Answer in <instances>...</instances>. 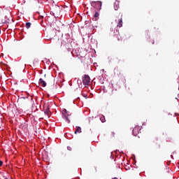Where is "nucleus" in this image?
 <instances>
[{
    "instance_id": "f257e3e1",
    "label": "nucleus",
    "mask_w": 179,
    "mask_h": 179,
    "mask_svg": "<svg viewBox=\"0 0 179 179\" xmlns=\"http://www.w3.org/2000/svg\"><path fill=\"white\" fill-rule=\"evenodd\" d=\"M60 41L63 45H69V43L71 42V36L69 34L62 35Z\"/></svg>"
},
{
    "instance_id": "7ed1b4c3",
    "label": "nucleus",
    "mask_w": 179,
    "mask_h": 179,
    "mask_svg": "<svg viewBox=\"0 0 179 179\" xmlns=\"http://www.w3.org/2000/svg\"><path fill=\"white\" fill-rule=\"evenodd\" d=\"M83 84L84 86H89L90 85V76L84 75L83 77Z\"/></svg>"
},
{
    "instance_id": "4468645a",
    "label": "nucleus",
    "mask_w": 179,
    "mask_h": 179,
    "mask_svg": "<svg viewBox=\"0 0 179 179\" xmlns=\"http://www.w3.org/2000/svg\"><path fill=\"white\" fill-rule=\"evenodd\" d=\"M115 132H111L110 138H115Z\"/></svg>"
},
{
    "instance_id": "f3484780",
    "label": "nucleus",
    "mask_w": 179,
    "mask_h": 179,
    "mask_svg": "<svg viewBox=\"0 0 179 179\" xmlns=\"http://www.w3.org/2000/svg\"><path fill=\"white\" fill-rule=\"evenodd\" d=\"M67 149H68V150H72V148H71V147H67Z\"/></svg>"
},
{
    "instance_id": "ddd939ff",
    "label": "nucleus",
    "mask_w": 179,
    "mask_h": 179,
    "mask_svg": "<svg viewBox=\"0 0 179 179\" xmlns=\"http://www.w3.org/2000/svg\"><path fill=\"white\" fill-rule=\"evenodd\" d=\"M100 120H101V122H106V117L104 116H101L100 117Z\"/></svg>"
},
{
    "instance_id": "a211bd4d",
    "label": "nucleus",
    "mask_w": 179,
    "mask_h": 179,
    "mask_svg": "<svg viewBox=\"0 0 179 179\" xmlns=\"http://www.w3.org/2000/svg\"><path fill=\"white\" fill-rule=\"evenodd\" d=\"M128 169H129V167H128L127 169H126V170H128Z\"/></svg>"
},
{
    "instance_id": "9d476101",
    "label": "nucleus",
    "mask_w": 179,
    "mask_h": 179,
    "mask_svg": "<svg viewBox=\"0 0 179 179\" xmlns=\"http://www.w3.org/2000/svg\"><path fill=\"white\" fill-rule=\"evenodd\" d=\"M74 134H82V128L79 126L76 127V131H74Z\"/></svg>"
},
{
    "instance_id": "dca6fc26",
    "label": "nucleus",
    "mask_w": 179,
    "mask_h": 179,
    "mask_svg": "<svg viewBox=\"0 0 179 179\" xmlns=\"http://www.w3.org/2000/svg\"><path fill=\"white\" fill-rule=\"evenodd\" d=\"M2 164H3V162L2 161H0V167H2Z\"/></svg>"
},
{
    "instance_id": "aec40b11",
    "label": "nucleus",
    "mask_w": 179,
    "mask_h": 179,
    "mask_svg": "<svg viewBox=\"0 0 179 179\" xmlns=\"http://www.w3.org/2000/svg\"><path fill=\"white\" fill-rule=\"evenodd\" d=\"M178 166H179V164H178Z\"/></svg>"
},
{
    "instance_id": "6e6552de",
    "label": "nucleus",
    "mask_w": 179,
    "mask_h": 179,
    "mask_svg": "<svg viewBox=\"0 0 179 179\" xmlns=\"http://www.w3.org/2000/svg\"><path fill=\"white\" fill-rule=\"evenodd\" d=\"M44 114L47 116L48 118H50V116L51 115V111H50V108L48 106L44 110Z\"/></svg>"
},
{
    "instance_id": "9b49d317",
    "label": "nucleus",
    "mask_w": 179,
    "mask_h": 179,
    "mask_svg": "<svg viewBox=\"0 0 179 179\" xmlns=\"http://www.w3.org/2000/svg\"><path fill=\"white\" fill-rule=\"evenodd\" d=\"M116 38L117 39V41H122V37H121V35L118 33L115 35Z\"/></svg>"
},
{
    "instance_id": "6ab92c4d",
    "label": "nucleus",
    "mask_w": 179,
    "mask_h": 179,
    "mask_svg": "<svg viewBox=\"0 0 179 179\" xmlns=\"http://www.w3.org/2000/svg\"><path fill=\"white\" fill-rule=\"evenodd\" d=\"M128 169H129V167H128L127 169H126V170H128Z\"/></svg>"
},
{
    "instance_id": "0eeeda50",
    "label": "nucleus",
    "mask_w": 179,
    "mask_h": 179,
    "mask_svg": "<svg viewBox=\"0 0 179 179\" xmlns=\"http://www.w3.org/2000/svg\"><path fill=\"white\" fill-rule=\"evenodd\" d=\"M139 131H141V127L136 126L133 129V135L136 136L139 134Z\"/></svg>"
},
{
    "instance_id": "20e7f679",
    "label": "nucleus",
    "mask_w": 179,
    "mask_h": 179,
    "mask_svg": "<svg viewBox=\"0 0 179 179\" xmlns=\"http://www.w3.org/2000/svg\"><path fill=\"white\" fill-rule=\"evenodd\" d=\"M115 22L117 23V27H122V13L119 14L117 19L115 20Z\"/></svg>"
},
{
    "instance_id": "39448f33",
    "label": "nucleus",
    "mask_w": 179,
    "mask_h": 179,
    "mask_svg": "<svg viewBox=\"0 0 179 179\" xmlns=\"http://www.w3.org/2000/svg\"><path fill=\"white\" fill-rule=\"evenodd\" d=\"M52 15H53L55 17H58L61 15V8L59 7H55L52 11Z\"/></svg>"
},
{
    "instance_id": "2eb2a0df",
    "label": "nucleus",
    "mask_w": 179,
    "mask_h": 179,
    "mask_svg": "<svg viewBox=\"0 0 179 179\" xmlns=\"http://www.w3.org/2000/svg\"><path fill=\"white\" fill-rule=\"evenodd\" d=\"M100 16V14L98 12H96L94 14V17H99Z\"/></svg>"
},
{
    "instance_id": "f8f14e48",
    "label": "nucleus",
    "mask_w": 179,
    "mask_h": 179,
    "mask_svg": "<svg viewBox=\"0 0 179 179\" xmlns=\"http://www.w3.org/2000/svg\"><path fill=\"white\" fill-rule=\"evenodd\" d=\"M25 27H27V29H30V27H31V23L27 22Z\"/></svg>"
},
{
    "instance_id": "423d86ee",
    "label": "nucleus",
    "mask_w": 179,
    "mask_h": 179,
    "mask_svg": "<svg viewBox=\"0 0 179 179\" xmlns=\"http://www.w3.org/2000/svg\"><path fill=\"white\" fill-rule=\"evenodd\" d=\"M62 116L64 117V118H65L66 121H67L68 124L71 122V120H69V118H68V117H69V112H68L66 109H64V110L62 111Z\"/></svg>"
},
{
    "instance_id": "1a4fd4ad",
    "label": "nucleus",
    "mask_w": 179,
    "mask_h": 179,
    "mask_svg": "<svg viewBox=\"0 0 179 179\" xmlns=\"http://www.w3.org/2000/svg\"><path fill=\"white\" fill-rule=\"evenodd\" d=\"M38 83L39 85H41V86H42V87H45V86H47V83H45V81H44L43 78L39 79Z\"/></svg>"
},
{
    "instance_id": "f03ea898",
    "label": "nucleus",
    "mask_w": 179,
    "mask_h": 179,
    "mask_svg": "<svg viewBox=\"0 0 179 179\" xmlns=\"http://www.w3.org/2000/svg\"><path fill=\"white\" fill-rule=\"evenodd\" d=\"M91 6L93 8V9H95L96 10H100L101 9V1H92L91 3Z\"/></svg>"
}]
</instances>
